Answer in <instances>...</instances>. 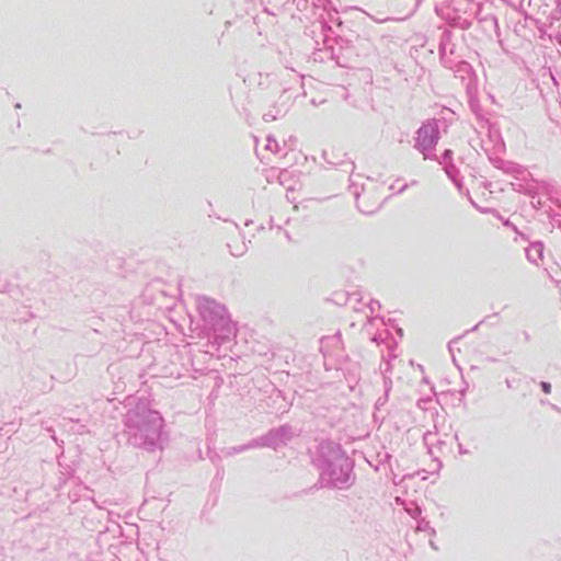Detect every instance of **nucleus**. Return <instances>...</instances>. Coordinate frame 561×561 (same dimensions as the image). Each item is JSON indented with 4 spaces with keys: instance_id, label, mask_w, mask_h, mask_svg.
<instances>
[{
    "instance_id": "nucleus-1",
    "label": "nucleus",
    "mask_w": 561,
    "mask_h": 561,
    "mask_svg": "<svg viewBox=\"0 0 561 561\" xmlns=\"http://www.w3.org/2000/svg\"><path fill=\"white\" fill-rule=\"evenodd\" d=\"M541 389L545 393L549 394L551 392V385L549 382L542 381Z\"/></svg>"
}]
</instances>
